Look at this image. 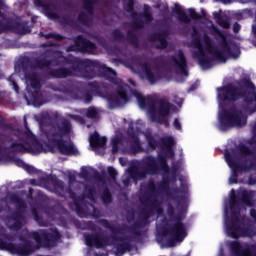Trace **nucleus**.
<instances>
[{
    "mask_svg": "<svg viewBox=\"0 0 256 256\" xmlns=\"http://www.w3.org/2000/svg\"><path fill=\"white\" fill-rule=\"evenodd\" d=\"M224 157L229 167H231V169H235V165H237V163L235 161V157H233V154L229 152V150H226L224 153Z\"/></svg>",
    "mask_w": 256,
    "mask_h": 256,
    "instance_id": "obj_33",
    "label": "nucleus"
},
{
    "mask_svg": "<svg viewBox=\"0 0 256 256\" xmlns=\"http://www.w3.org/2000/svg\"><path fill=\"white\" fill-rule=\"evenodd\" d=\"M134 97L138 101V105L141 109H148L153 121L169 127V115L172 111H175V105L169 102L166 98H160L156 100L153 96H143L139 92H134Z\"/></svg>",
    "mask_w": 256,
    "mask_h": 256,
    "instance_id": "obj_3",
    "label": "nucleus"
},
{
    "mask_svg": "<svg viewBox=\"0 0 256 256\" xmlns=\"http://www.w3.org/2000/svg\"><path fill=\"white\" fill-rule=\"evenodd\" d=\"M18 137L20 142H13L10 146L13 153H29V139H31V133L18 132Z\"/></svg>",
    "mask_w": 256,
    "mask_h": 256,
    "instance_id": "obj_14",
    "label": "nucleus"
},
{
    "mask_svg": "<svg viewBox=\"0 0 256 256\" xmlns=\"http://www.w3.org/2000/svg\"><path fill=\"white\" fill-rule=\"evenodd\" d=\"M34 239L36 243H43L44 247H56L61 239V233L55 228L50 230H40L39 232H25L23 236L19 237L22 244L16 245L15 236H11L5 232V229L0 231V249H6L16 255H31L37 251V246L29 240Z\"/></svg>",
    "mask_w": 256,
    "mask_h": 256,
    "instance_id": "obj_1",
    "label": "nucleus"
},
{
    "mask_svg": "<svg viewBox=\"0 0 256 256\" xmlns=\"http://www.w3.org/2000/svg\"><path fill=\"white\" fill-rule=\"evenodd\" d=\"M180 193H183V191H181V188L175 187L169 190L168 195L173 196V195H179Z\"/></svg>",
    "mask_w": 256,
    "mask_h": 256,
    "instance_id": "obj_44",
    "label": "nucleus"
},
{
    "mask_svg": "<svg viewBox=\"0 0 256 256\" xmlns=\"http://www.w3.org/2000/svg\"><path fill=\"white\" fill-rule=\"evenodd\" d=\"M166 235L169 237L167 247H175L177 243H182L187 237V227L180 217H176L174 223L169 224Z\"/></svg>",
    "mask_w": 256,
    "mask_h": 256,
    "instance_id": "obj_7",
    "label": "nucleus"
},
{
    "mask_svg": "<svg viewBox=\"0 0 256 256\" xmlns=\"http://www.w3.org/2000/svg\"><path fill=\"white\" fill-rule=\"evenodd\" d=\"M88 86L90 87V91H92V92L99 91V83L98 82H90V83H88Z\"/></svg>",
    "mask_w": 256,
    "mask_h": 256,
    "instance_id": "obj_45",
    "label": "nucleus"
},
{
    "mask_svg": "<svg viewBox=\"0 0 256 256\" xmlns=\"http://www.w3.org/2000/svg\"><path fill=\"white\" fill-rule=\"evenodd\" d=\"M173 11L177 15L180 23H186V24L191 23V18L187 16V12H185V10H183V8H181L177 4L175 5V9Z\"/></svg>",
    "mask_w": 256,
    "mask_h": 256,
    "instance_id": "obj_23",
    "label": "nucleus"
},
{
    "mask_svg": "<svg viewBox=\"0 0 256 256\" xmlns=\"http://www.w3.org/2000/svg\"><path fill=\"white\" fill-rule=\"evenodd\" d=\"M119 151V138H114L112 140V153H117Z\"/></svg>",
    "mask_w": 256,
    "mask_h": 256,
    "instance_id": "obj_43",
    "label": "nucleus"
},
{
    "mask_svg": "<svg viewBox=\"0 0 256 256\" xmlns=\"http://www.w3.org/2000/svg\"><path fill=\"white\" fill-rule=\"evenodd\" d=\"M230 207H231V209H235V207H237V198L232 197L230 199Z\"/></svg>",
    "mask_w": 256,
    "mask_h": 256,
    "instance_id": "obj_53",
    "label": "nucleus"
},
{
    "mask_svg": "<svg viewBox=\"0 0 256 256\" xmlns=\"http://www.w3.org/2000/svg\"><path fill=\"white\" fill-rule=\"evenodd\" d=\"M10 201L14 203V205H16L17 209L27 208V204L25 203V201L21 199L19 196H17L16 194H12L10 196Z\"/></svg>",
    "mask_w": 256,
    "mask_h": 256,
    "instance_id": "obj_29",
    "label": "nucleus"
},
{
    "mask_svg": "<svg viewBox=\"0 0 256 256\" xmlns=\"http://www.w3.org/2000/svg\"><path fill=\"white\" fill-rule=\"evenodd\" d=\"M247 125V116L243 115L241 110H232L226 114V121L221 123L224 131L233 127H245Z\"/></svg>",
    "mask_w": 256,
    "mask_h": 256,
    "instance_id": "obj_10",
    "label": "nucleus"
},
{
    "mask_svg": "<svg viewBox=\"0 0 256 256\" xmlns=\"http://www.w3.org/2000/svg\"><path fill=\"white\" fill-rule=\"evenodd\" d=\"M220 91V97L224 101H237L239 97H243L247 103L253 101V97H256L255 85L250 84L247 89L237 88L233 85H228L222 88H218Z\"/></svg>",
    "mask_w": 256,
    "mask_h": 256,
    "instance_id": "obj_6",
    "label": "nucleus"
},
{
    "mask_svg": "<svg viewBox=\"0 0 256 256\" xmlns=\"http://www.w3.org/2000/svg\"><path fill=\"white\" fill-rule=\"evenodd\" d=\"M215 57L217 59H225V57L223 56V54L221 52H215Z\"/></svg>",
    "mask_w": 256,
    "mask_h": 256,
    "instance_id": "obj_56",
    "label": "nucleus"
},
{
    "mask_svg": "<svg viewBox=\"0 0 256 256\" xmlns=\"http://www.w3.org/2000/svg\"><path fill=\"white\" fill-rule=\"evenodd\" d=\"M228 233L232 239L239 237H256V228L247 216L232 218V225L228 228Z\"/></svg>",
    "mask_w": 256,
    "mask_h": 256,
    "instance_id": "obj_5",
    "label": "nucleus"
},
{
    "mask_svg": "<svg viewBox=\"0 0 256 256\" xmlns=\"http://www.w3.org/2000/svg\"><path fill=\"white\" fill-rule=\"evenodd\" d=\"M52 143H55L59 153L61 155H79V150L75 148L73 142H65L63 138L52 140Z\"/></svg>",
    "mask_w": 256,
    "mask_h": 256,
    "instance_id": "obj_17",
    "label": "nucleus"
},
{
    "mask_svg": "<svg viewBox=\"0 0 256 256\" xmlns=\"http://www.w3.org/2000/svg\"><path fill=\"white\" fill-rule=\"evenodd\" d=\"M64 65H70V68L60 67L48 71V76L52 79H67V77L81 76L85 79H93L97 76V66L94 61L89 59H80L75 56L64 57Z\"/></svg>",
    "mask_w": 256,
    "mask_h": 256,
    "instance_id": "obj_2",
    "label": "nucleus"
},
{
    "mask_svg": "<svg viewBox=\"0 0 256 256\" xmlns=\"http://www.w3.org/2000/svg\"><path fill=\"white\" fill-rule=\"evenodd\" d=\"M49 17H51L52 19H57V14L50 12L48 13Z\"/></svg>",
    "mask_w": 256,
    "mask_h": 256,
    "instance_id": "obj_57",
    "label": "nucleus"
},
{
    "mask_svg": "<svg viewBox=\"0 0 256 256\" xmlns=\"http://www.w3.org/2000/svg\"><path fill=\"white\" fill-rule=\"evenodd\" d=\"M76 43L79 47H81L82 51H85L86 53H93V51L97 49V46L95 45V43L87 39H84L83 36H78L76 38Z\"/></svg>",
    "mask_w": 256,
    "mask_h": 256,
    "instance_id": "obj_19",
    "label": "nucleus"
},
{
    "mask_svg": "<svg viewBox=\"0 0 256 256\" xmlns=\"http://www.w3.org/2000/svg\"><path fill=\"white\" fill-rule=\"evenodd\" d=\"M137 17H139V13H137V12H132V18H133V19H137Z\"/></svg>",
    "mask_w": 256,
    "mask_h": 256,
    "instance_id": "obj_59",
    "label": "nucleus"
},
{
    "mask_svg": "<svg viewBox=\"0 0 256 256\" xmlns=\"http://www.w3.org/2000/svg\"><path fill=\"white\" fill-rule=\"evenodd\" d=\"M108 174L111 179L115 180V178L117 177V170H115V168L113 167H108Z\"/></svg>",
    "mask_w": 256,
    "mask_h": 256,
    "instance_id": "obj_47",
    "label": "nucleus"
},
{
    "mask_svg": "<svg viewBox=\"0 0 256 256\" xmlns=\"http://www.w3.org/2000/svg\"><path fill=\"white\" fill-rule=\"evenodd\" d=\"M85 115L88 119H97L99 117V110L95 107L86 109Z\"/></svg>",
    "mask_w": 256,
    "mask_h": 256,
    "instance_id": "obj_34",
    "label": "nucleus"
},
{
    "mask_svg": "<svg viewBox=\"0 0 256 256\" xmlns=\"http://www.w3.org/2000/svg\"><path fill=\"white\" fill-rule=\"evenodd\" d=\"M100 224L102 225V227H105V229H109L110 231H112V233H115V226L110 224L108 220H101Z\"/></svg>",
    "mask_w": 256,
    "mask_h": 256,
    "instance_id": "obj_40",
    "label": "nucleus"
},
{
    "mask_svg": "<svg viewBox=\"0 0 256 256\" xmlns=\"http://www.w3.org/2000/svg\"><path fill=\"white\" fill-rule=\"evenodd\" d=\"M133 7H134L133 1H129L125 6V11H127L128 13H133Z\"/></svg>",
    "mask_w": 256,
    "mask_h": 256,
    "instance_id": "obj_49",
    "label": "nucleus"
},
{
    "mask_svg": "<svg viewBox=\"0 0 256 256\" xmlns=\"http://www.w3.org/2000/svg\"><path fill=\"white\" fill-rule=\"evenodd\" d=\"M85 239L86 245H88V247H93L94 245L96 249H105V247H110L113 245V242H111L109 236L101 238L97 234H86Z\"/></svg>",
    "mask_w": 256,
    "mask_h": 256,
    "instance_id": "obj_13",
    "label": "nucleus"
},
{
    "mask_svg": "<svg viewBox=\"0 0 256 256\" xmlns=\"http://www.w3.org/2000/svg\"><path fill=\"white\" fill-rule=\"evenodd\" d=\"M167 214L169 215V217H173V215H175V208L173 207V205L168 206Z\"/></svg>",
    "mask_w": 256,
    "mask_h": 256,
    "instance_id": "obj_52",
    "label": "nucleus"
},
{
    "mask_svg": "<svg viewBox=\"0 0 256 256\" xmlns=\"http://www.w3.org/2000/svg\"><path fill=\"white\" fill-rule=\"evenodd\" d=\"M172 61L182 75H185V77L189 75V72L187 71V59L185 58L183 51L180 50L177 56H172Z\"/></svg>",
    "mask_w": 256,
    "mask_h": 256,
    "instance_id": "obj_18",
    "label": "nucleus"
},
{
    "mask_svg": "<svg viewBox=\"0 0 256 256\" xmlns=\"http://www.w3.org/2000/svg\"><path fill=\"white\" fill-rule=\"evenodd\" d=\"M233 31L234 33H239V31H241V24H238L237 22H235L233 24Z\"/></svg>",
    "mask_w": 256,
    "mask_h": 256,
    "instance_id": "obj_54",
    "label": "nucleus"
},
{
    "mask_svg": "<svg viewBox=\"0 0 256 256\" xmlns=\"http://www.w3.org/2000/svg\"><path fill=\"white\" fill-rule=\"evenodd\" d=\"M91 99H92L91 95L87 94V95H86V101H87V103H89V102L91 101Z\"/></svg>",
    "mask_w": 256,
    "mask_h": 256,
    "instance_id": "obj_60",
    "label": "nucleus"
},
{
    "mask_svg": "<svg viewBox=\"0 0 256 256\" xmlns=\"http://www.w3.org/2000/svg\"><path fill=\"white\" fill-rule=\"evenodd\" d=\"M13 131L12 124H0V137H7Z\"/></svg>",
    "mask_w": 256,
    "mask_h": 256,
    "instance_id": "obj_32",
    "label": "nucleus"
},
{
    "mask_svg": "<svg viewBox=\"0 0 256 256\" xmlns=\"http://www.w3.org/2000/svg\"><path fill=\"white\" fill-rule=\"evenodd\" d=\"M113 37L116 39V41H121L123 39V34L120 30H114L113 31Z\"/></svg>",
    "mask_w": 256,
    "mask_h": 256,
    "instance_id": "obj_46",
    "label": "nucleus"
},
{
    "mask_svg": "<svg viewBox=\"0 0 256 256\" xmlns=\"http://www.w3.org/2000/svg\"><path fill=\"white\" fill-rule=\"evenodd\" d=\"M39 37H44V39H55L56 41H62L63 39V36H61V34H53V33L44 34L43 32L39 33Z\"/></svg>",
    "mask_w": 256,
    "mask_h": 256,
    "instance_id": "obj_37",
    "label": "nucleus"
},
{
    "mask_svg": "<svg viewBox=\"0 0 256 256\" xmlns=\"http://www.w3.org/2000/svg\"><path fill=\"white\" fill-rule=\"evenodd\" d=\"M51 65H53V61L51 60L37 59L35 61V67H37V69H49Z\"/></svg>",
    "mask_w": 256,
    "mask_h": 256,
    "instance_id": "obj_31",
    "label": "nucleus"
},
{
    "mask_svg": "<svg viewBox=\"0 0 256 256\" xmlns=\"http://www.w3.org/2000/svg\"><path fill=\"white\" fill-rule=\"evenodd\" d=\"M159 191H164L165 194L169 195V181L162 180L157 184L153 180L148 181L146 186V192L149 197L147 198V203H151V197H157L159 195Z\"/></svg>",
    "mask_w": 256,
    "mask_h": 256,
    "instance_id": "obj_12",
    "label": "nucleus"
},
{
    "mask_svg": "<svg viewBox=\"0 0 256 256\" xmlns=\"http://www.w3.org/2000/svg\"><path fill=\"white\" fill-rule=\"evenodd\" d=\"M190 19H193L194 21H199L202 19L201 14L197 13L195 9L190 8L188 10Z\"/></svg>",
    "mask_w": 256,
    "mask_h": 256,
    "instance_id": "obj_39",
    "label": "nucleus"
},
{
    "mask_svg": "<svg viewBox=\"0 0 256 256\" xmlns=\"http://www.w3.org/2000/svg\"><path fill=\"white\" fill-rule=\"evenodd\" d=\"M131 147L132 149H136V151H139L141 149V143H139V137L137 135L133 134L130 139Z\"/></svg>",
    "mask_w": 256,
    "mask_h": 256,
    "instance_id": "obj_38",
    "label": "nucleus"
},
{
    "mask_svg": "<svg viewBox=\"0 0 256 256\" xmlns=\"http://www.w3.org/2000/svg\"><path fill=\"white\" fill-rule=\"evenodd\" d=\"M148 144H149V147H151V149H157V146L159 145L157 143V140H155L153 138L148 139Z\"/></svg>",
    "mask_w": 256,
    "mask_h": 256,
    "instance_id": "obj_48",
    "label": "nucleus"
},
{
    "mask_svg": "<svg viewBox=\"0 0 256 256\" xmlns=\"http://www.w3.org/2000/svg\"><path fill=\"white\" fill-rule=\"evenodd\" d=\"M71 129H73L71 121L67 118H64L60 120L52 132L47 134V139L49 141H57V139H63V137L71 135Z\"/></svg>",
    "mask_w": 256,
    "mask_h": 256,
    "instance_id": "obj_11",
    "label": "nucleus"
},
{
    "mask_svg": "<svg viewBox=\"0 0 256 256\" xmlns=\"http://www.w3.org/2000/svg\"><path fill=\"white\" fill-rule=\"evenodd\" d=\"M116 249L118 253L124 255V253H127V251H131V244L129 242L117 244Z\"/></svg>",
    "mask_w": 256,
    "mask_h": 256,
    "instance_id": "obj_36",
    "label": "nucleus"
},
{
    "mask_svg": "<svg viewBox=\"0 0 256 256\" xmlns=\"http://www.w3.org/2000/svg\"><path fill=\"white\" fill-rule=\"evenodd\" d=\"M142 19H144L145 23H151L153 21V13L151 12V6L145 4L143 7V12L139 14Z\"/></svg>",
    "mask_w": 256,
    "mask_h": 256,
    "instance_id": "obj_24",
    "label": "nucleus"
},
{
    "mask_svg": "<svg viewBox=\"0 0 256 256\" xmlns=\"http://www.w3.org/2000/svg\"><path fill=\"white\" fill-rule=\"evenodd\" d=\"M26 81L30 83L32 89H41V81L35 72H29L25 75Z\"/></svg>",
    "mask_w": 256,
    "mask_h": 256,
    "instance_id": "obj_22",
    "label": "nucleus"
},
{
    "mask_svg": "<svg viewBox=\"0 0 256 256\" xmlns=\"http://www.w3.org/2000/svg\"><path fill=\"white\" fill-rule=\"evenodd\" d=\"M82 177H84V179H87V172H82Z\"/></svg>",
    "mask_w": 256,
    "mask_h": 256,
    "instance_id": "obj_63",
    "label": "nucleus"
},
{
    "mask_svg": "<svg viewBox=\"0 0 256 256\" xmlns=\"http://www.w3.org/2000/svg\"><path fill=\"white\" fill-rule=\"evenodd\" d=\"M159 171H163V173H169L167 158H165V156H158V158L153 156H146L142 159V167L130 168L128 171L129 176L124 178L122 183L124 187H129L131 179L137 183V181L147 179V175H159Z\"/></svg>",
    "mask_w": 256,
    "mask_h": 256,
    "instance_id": "obj_4",
    "label": "nucleus"
},
{
    "mask_svg": "<svg viewBox=\"0 0 256 256\" xmlns=\"http://www.w3.org/2000/svg\"><path fill=\"white\" fill-rule=\"evenodd\" d=\"M142 71H144L150 83H155V81H157V78L155 77V74H153V71L151 70V66H149V64L147 63L142 64Z\"/></svg>",
    "mask_w": 256,
    "mask_h": 256,
    "instance_id": "obj_28",
    "label": "nucleus"
},
{
    "mask_svg": "<svg viewBox=\"0 0 256 256\" xmlns=\"http://www.w3.org/2000/svg\"><path fill=\"white\" fill-rule=\"evenodd\" d=\"M41 47H53V44L44 43V44H41Z\"/></svg>",
    "mask_w": 256,
    "mask_h": 256,
    "instance_id": "obj_61",
    "label": "nucleus"
},
{
    "mask_svg": "<svg viewBox=\"0 0 256 256\" xmlns=\"http://www.w3.org/2000/svg\"><path fill=\"white\" fill-rule=\"evenodd\" d=\"M103 203H111V192L108 190L104 191L102 194Z\"/></svg>",
    "mask_w": 256,
    "mask_h": 256,
    "instance_id": "obj_42",
    "label": "nucleus"
},
{
    "mask_svg": "<svg viewBox=\"0 0 256 256\" xmlns=\"http://www.w3.org/2000/svg\"><path fill=\"white\" fill-rule=\"evenodd\" d=\"M136 27H139L140 29L143 28V22L137 23Z\"/></svg>",
    "mask_w": 256,
    "mask_h": 256,
    "instance_id": "obj_62",
    "label": "nucleus"
},
{
    "mask_svg": "<svg viewBox=\"0 0 256 256\" xmlns=\"http://www.w3.org/2000/svg\"><path fill=\"white\" fill-rule=\"evenodd\" d=\"M93 193H94L93 188H90V194L88 195V199H93Z\"/></svg>",
    "mask_w": 256,
    "mask_h": 256,
    "instance_id": "obj_58",
    "label": "nucleus"
},
{
    "mask_svg": "<svg viewBox=\"0 0 256 256\" xmlns=\"http://www.w3.org/2000/svg\"><path fill=\"white\" fill-rule=\"evenodd\" d=\"M156 39L159 41L158 49H165L167 48V39L165 37H161L159 35H156Z\"/></svg>",
    "mask_w": 256,
    "mask_h": 256,
    "instance_id": "obj_41",
    "label": "nucleus"
},
{
    "mask_svg": "<svg viewBox=\"0 0 256 256\" xmlns=\"http://www.w3.org/2000/svg\"><path fill=\"white\" fill-rule=\"evenodd\" d=\"M173 125L175 129H177L178 131H181V122H179V119L175 118Z\"/></svg>",
    "mask_w": 256,
    "mask_h": 256,
    "instance_id": "obj_55",
    "label": "nucleus"
},
{
    "mask_svg": "<svg viewBox=\"0 0 256 256\" xmlns=\"http://www.w3.org/2000/svg\"><path fill=\"white\" fill-rule=\"evenodd\" d=\"M70 118L78 123H85V119L79 115H70Z\"/></svg>",
    "mask_w": 256,
    "mask_h": 256,
    "instance_id": "obj_50",
    "label": "nucleus"
},
{
    "mask_svg": "<svg viewBox=\"0 0 256 256\" xmlns=\"http://www.w3.org/2000/svg\"><path fill=\"white\" fill-rule=\"evenodd\" d=\"M14 217H15V222L12 225V229H14V231H19V229L23 227V223H25V217H23V214H21V212H16L14 214Z\"/></svg>",
    "mask_w": 256,
    "mask_h": 256,
    "instance_id": "obj_25",
    "label": "nucleus"
},
{
    "mask_svg": "<svg viewBox=\"0 0 256 256\" xmlns=\"http://www.w3.org/2000/svg\"><path fill=\"white\" fill-rule=\"evenodd\" d=\"M25 171H27V173H30V175H33V173H36L37 170L35 169V167L31 166V165H26L24 166Z\"/></svg>",
    "mask_w": 256,
    "mask_h": 256,
    "instance_id": "obj_51",
    "label": "nucleus"
},
{
    "mask_svg": "<svg viewBox=\"0 0 256 256\" xmlns=\"http://www.w3.org/2000/svg\"><path fill=\"white\" fill-rule=\"evenodd\" d=\"M239 151H240L241 155H244L245 157H252V160H250L249 165L242 164L239 166L240 171H242V173H249V171H255V169H256L255 151L251 150V148H249L245 145L240 146Z\"/></svg>",
    "mask_w": 256,
    "mask_h": 256,
    "instance_id": "obj_16",
    "label": "nucleus"
},
{
    "mask_svg": "<svg viewBox=\"0 0 256 256\" xmlns=\"http://www.w3.org/2000/svg\"><path fill=\"white\" fill-rule=\"evenodd\" d=\"M216 23L219 25V27H222V29H229L231 27L229 19L223 18L221 16L216 17Z\"/></svg>",
    "mask_w": 256,
    "mask_h": 256,
    "instance_id": "obj_35",
    "label": "nucleus"
},
{
    "mask_svg": "<svg viewBox=\"0 0 256 256\" xmlns=\"http://www.w3.org/2000/svg\"><path fill=\"white\" fill-rule=\"evenodd\" d=\"M97 3V0H84L83 9L87 11L81 12L78 16V21L82 23V25H86L89 27L93 21V6Z\"/></svg>",
    "mask_w": 256,
    "mask_h": 256,
    "instance_id": "obj_15",
    "label": "nucleus"
},
{
    "mask_svg": "<svg viewBox=\"0 0 256 256\" xmlns=\"http://www.w3.org/2000/svg\"><path fill=\"white\" fill-rule=\"evenodd\" d=\"M106 75H109V79L114 83V85L118 86V91L114 93L113 96L110 97V101L114 103V105H125V103H129V97L127 96V92L123 87H125V83L123 80L117 78V73L111 68L105 69Z\"/></svg>",
    "mask_w": 256,
    "mask_h": 256,
    "instance_id": "obj_8",
    "label": "nucleus"
},
{
    "mask_svg": "<svg viewBox=\"0 0 256 256\" xmlns=\"http://www.w3.org/2000/svg\"><path fill=\"white\" fill-rule=\"evenodd\" d=\"M24 125L26 129H29V126H27V119H24Z\"/></svg>",
    "mask_w": 256,
    "mask_h": 256,
    "instance_id": "obj_64",
    "label": "nucleus"
},
{
    "mask_svg": "<svg viewBox=\"0 0 256 256\" xmlns=\"http://www.w3.org/2000/svg\"><path fill=\"white\" fill-rule=\"evenodd\" d=\"M212 29L214 31L213 35H217L221 39L223 47H225V49H229V43L227 42V36L225 33L215 26H213Z\"/></svg>",
    "mask_w": 256,
    "mask_h": 256,
    "instance_id": "obj_30",
    "label": "nucleus"
},
{
    "mask_svg": "<svg viewBox=\"0 0 256 256\" xmlns=\"http://www.w3.org/2000/svg\"><path fill=\"white\" fill-rule=\"evenodd\" d=\"M241 201L244 205H247V207H253V205H255V202L253 201V192H243L241 194Z\"/></svg>",
    "mask_w": 256,
    "mask_h": 256,
    "instance_id": "obj_26",
    "label": "nucleus"
},
{
    "mask_svg": "<svg viewBox=\"0 0 256 256\" xmlns=\"http://www.w3.org/2000/svg\"><path fill=\"white\" fill-rule=\"evenodd\" d=\"M161 144L166 147L170 159H173L175 157V152H173V145H175V140L173 137H163L160 139Z\"/></svg>",
    "mask_w": 256,
    "mask_h": 256,
    "instance_id": "obj_21",
    "label": "nucleus"
},
{
    "mask_svg": "<svg viewBox=\"0 0 256 256\" xmlns=\"http://www.w3.org/2000/svg\"><path fill=\"white\" fill-rule=\"evenodd\" d=\"M89 143L93 149H103V147L107 145V138L101 137L99 136V133L95 132L90 136Z\"/></svg>",
    "mask_w": 256,
    "mask_h": 256,
    "instance_id": "obj_20",
    "label": "nucleus"
},
{
    "mask_svg": "<svg viewBox=\"0 0 256 256\" xmlns=\"http://www.w3.org/2000/svg\"><path fill=\"white\" fill-rule=\"evenodd\" d=\"M202 41L203 43L199 39H194L192 44L195 49H198L196 56L198 58L199 65L201 67H209V58L205 56V51H207V53H211V51H213V42L211 41V37L207 34L203 36Z\"/></svg>",
    "mask_w": 256,
    "mask_h": 256,
    "instance_id": "obj_9",
    "label": "nucleus"
},
{
    "mask_svg": "<svg viewBox=\"0 0 256 256\" xmlns=\"http://www.w3.org/2000/svg\"><path fill=\"white\" fill-rule=\"evenodd\" d=\"M53 188H54V193H56L60 197H63V194L65 193V182L64 181L55 180L53 182Z\"/></svg>",
    "mask_w": 256,
    "mask_h": 256,
    "instance_id": "obj_27",
    "label": "nucleus"
}]
</instances>
